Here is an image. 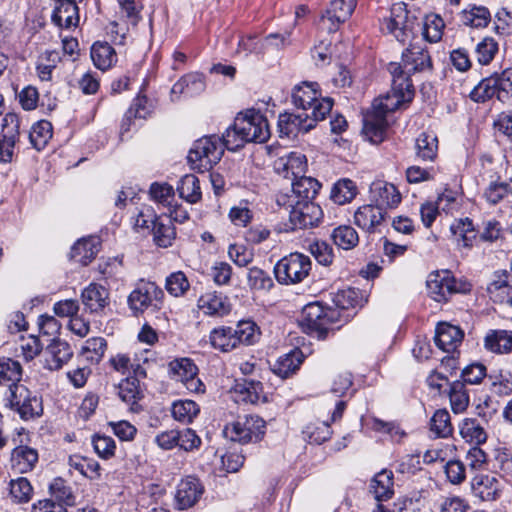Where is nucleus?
Masks as SVG:
<instances>
[{"mask_svg":"<svg viewBox=\"0 0 512 512\" xmlns=\"http://www.w3.org/2000/svg\"><path fill=\"white\" fill-rule=\"evenodd\" d=\"M141 393L139 380L137 378H126L121 381L118 387V395L127 404H134Z\"/></svg>","mask_w":512,"mask_h":512,"instance_id":"nucleus-64","label":"nucleus"},{"mask_svg":"<svg viewBox=\"0 0 512 512\" xmlns=\"http://www.w3.org/2000/svg\"><path fill=\"white\" fill-rule=\"evenodd\" d=\"M393 473L389 470H382L371 480L370 492L378 502L387 501L394 494Z\"/></svg>","mask_w":512,"mask_h":512,"instance_id":"nucleus-31","label":"nucleus"},{"mask_svg":"<svg viewBox=\"0 0 512 512\" xmlns=\"http://www.w3.org/2000/svg\"><path fill=\"white\" fill-rule=\"evenodd\" d=\"M416 156L422 161H434L438 152V139L432 132H423L416 139Z\"/></svg>","mask_w":512,"mask_h":512,"instance_id":"nucleus-41","label":"nucleus"},{"mask_svg":"<svg viewBox=\"0 0 512 512\" xmlns=\"http://www.w3.org/2000/svg\"><path fill=\"white\" fill-rule=\"evenodd\" d=\"M224 154L223 143L218 136H205L196 140L189 151L191 167L203 173L212 169Z\"/></svg>","mask_w":512,"mask_h":512,"instance_id":"nucleus-1","label":"nucleus"},{"mask_svg":"<svg viewBox=\"0 0 512 512\" xmlns=\"http://www.w3.org/2000/svg\"><path fill=\"white\" fill-rule=\"evenodd\" d=\"M449 400L454 413H462L467 409L469 395L463 382L455 381L450 385Z\"/></svg>","mask_w":512,"mask_h":512,"instance_id":"nucleus-53","label":"nucleus"},{"mask_svg":"<svg viewBox=\"0 0 512 512\" xmlns=\"http://www.w3.org/2000/svg\"><path fill=\"white\" fill-rule=\"evenodd\" d=\"M247 279L248 285L254 290L269 291L274 286L270 275L258 267L249 269Z\"/></svg>","mask_w":512,"mask_h":512,"instance_id":"nucleus-62","label":"nucleus"},{"mask_svg":"<svg viewBox=\"0 0 512 512\" xmlns=\"http://www.w3.org/2000/svg\"><path fill=\"white\" fill-rule=\"evenodd\" d=\"M265 433V421L257 415H245L227 424L223 434L241 444L260 441Z\"/></svg>","mask_w":512,"mask_h":512,"instance_id":"nucleus-4","label":"nucleus"},{"mask_svg":"<svg viewBox=\"0 0 512 512\" xmlns=\"http://www.w3.org/2000/svg\"><path fill=\"white\" fill-rule=\"evenodd\" d=\"M388 70L392 75V88L395 91H402L403 89L413 90V85L410 80L411 71L404 67V63L391 62Z\"/></svg>","mask_w":512,"mask_h":512,"instance_id":"nucleus-52","label":"nucleus"},{"mask_svg":"<svg viewBox=\"0 0 512 512\" xmlns=\"http://www.w3.org/2000/svg\"><path fill=\"white\" fill-rule=\"evenodd\" d=\"M284 207L289 210V220L293 229L315 227L323 217L321 207L313 201L295 203V205Z\"/></svg>","mask_w":512,"mask_h":512,"instance_id":"nucleus-11","label":"nucleus"},{"mask_svg":"<svg viewBox=\"0 0 512 512\" xmlns=\"http://www.w3.org/2000/svg\"><path fill=\"white\" fill-rule=\"evenodd\" d=\"M69 467L90 479L100 477V465L97 461L80 455L69 456Z\"/></svg>","mask_w":512,"mask_h":512,"instance_id":"nucleus-46","label":"nucleus"},{"mask_svg":"<svg viewBox=\"0 0 512 512\" xmlns=\"http://www.w3.org/2000/svg\"><path fill=\"white\" fill-rule=\"evenodd\" d=\"M404 67L411 73L430 71L432 69L431 57L427 50L413 45L402 52Z\"/></svg>","mask_w":512,"mask_h":512,"instance_id":"nucleus-24","label":"nucleus"},{"mask_svg":"<svg viewBox=\"0 0 512 512\" xmlns=\"http://www.w3.org/2000/svg\"><path fill=\"white\" fill-rule=\"evenodd\" d=\"M197 367L188 358L175 359L169 363V374L175 381L181 382L187 390L194 393L204 391V385L197 377Z\"/></svg>","mask_w":512,"mask_h":512,"instance_id":"nucleus-10","label":"nucleus"},{"mask_svg":"<svg viewBox=\"0 0 512 512\" xmlns=\"http://www.w3.org/2000/svg\"><path fill=\"white\" fill-rule=\"evenodd\" d=\"M237 126L238 123L235 119L234 123L226 129L222 138H220L221 142L223 143V150L227 148L228 150L236 151L237 149L243 147L245 143L249 142L245 138V135L240 133Z\"/></svg>","mask_w":512,"mask_h":512,"instance_id":"nucleus-63","label":"nucleus"},{"mask_svg":"<svg viewBox=\"0 0 512 512\" xmlns=\"http://www.w3.org/2000/svg\"><path fill=\"white\" fill-rule=\"evenodd\" d=\"M152 224L155 243L160 247L170 246L176 235L171 220L166 218L164 221L162 218H156Z\"/></svg>","mask_w":512,"mask_h":512,"instance_id":"nucleus-44","label":"nucleus"},{"mask_svg":"<svg viewBox=\"0 0 512 512\" xmlns=\"http://www.w3.org/2000/svg\"><path fill=\"white\" fill-rule=\"evenodd\" d=\"M484 346L493 353L512 352V331L490 330L485 336Z\"/></svg>","mask_w":512,"mask_h":512,"instance_id":"nucleus-36","label":"nucleus"},{"mask_svg":"<svg viewBox=\"0 0 512 512\" xmlns=\"http://www.w3.org/2000/svg\"><path fill=\"white\" fill-rule=\"evenodd\" d=\"M171 412L175 420L188 424L199 414L200 408L192 400H179L173 403Z\"/></svg>","mask_w":512,"mask_h":512,"instance_id":"nucleus-48","label":"nucleus"},{"mask_svg":"<svg viewBox=\"0 0 512 512\" xmlns=\"http://www.w3.org/2000/svg\"><path fill=\"white\" fill-rule=\"evenodd\" d=\"M22 375V368L17 361L12 359L0 360V384L7 385L19 382Z\"/></svg>","mask_w":512,"mask_h":512,"instance_id":"nucleus-59","label":"nucleus"},{"mask_svg":"<svg viewBox=\"0 0 512 512\" xmlns=\"http://www.w3.org/2000/svg\"><path fill=\"white\" fill-rule=\"evenodd\" d=\"M43 357L44 367L50 371H57L71 360L73 350L66 341L53 339L45 348Z\"/></svg>","mask_w":512,"mask_h":512,"instance_id":"nucleus-17","label":"nucleus"},{"mask_svg":"<svg viewBox=\"0 0 512 512\" xmlns=\"http://www.w3.org/2000/svg\"><path fill=\"white\" fill-rule=\"evenodd\" d=\"M426 284L428 294L437 302H445L452 294L471 290L469 282L456 279L449 270L430 273Z\"/></svg>","mask_w":512,"mask_h":512,"instance_id":"nucleus-3","label":"nucleus"},{"mask_svg":"<svg viewBox=\"0 0 512 512\" xmlns=\"http://www.w3.org/2000/svg\"><path fill=\"white\" fill-rule=\"evenodd\" d=\"M52 133V124L47 120H41L31 127L29 139L35 149L41 150L51 139Z\"/></svg>","mask_w":512,"mask_h":512,"instance_id":"nucleus-51","label":"nucleus"},{"mask_svg":"<svg viewBox=\"0 0 512 512\" xmlns=\"http://www.w3.org/2000/svg\"><path fill=\"white\" fill-rule=\"evenodd\" d=\"M444 27V21L439 15L429 14L423 22V35L430 43H437L442 39Z\"/></svg>","mask_w":512,"mask_h":512,"instance_id":"nucleus-55","label":"nucleus"},{"mask_svg":"<svg viewBox=\"0 0 512 512\" xmlns=\"http://www.w3.org/2000/svg\"><path fill=\"white\" fill-rule=\"evenodd\" d=\"M317 83L304 82L302 85L295 87L292 99L297 108L302 112L311 110L309 114L313 119L320 121L331 111L333 101L331 98L319 99V93L316 89Z\"/></svg>","mask_w":512,"mask_h":512,"instance_id":"nucleus-2","label":"nucleus"},{"mask_svg":"<svg viewBox=\"0 0 512 512\" xmlns=\"http://www.w3.org/2000/svg\"><path fill=\"white\" fill-rule=\"evenodd\" d=\"M52 21L60 28L77 27L79 23L77 3L72 0H55Z\"/></svg>","mask_w":512,"mask_h":512,"instance_id":"nucleus-23","label":"nucleus"},{"mask_svg":"<svg viewBox=\"0 0 512 512\" xmlns=\"http://www.w3.org/2000/svg\"><path fill=\"white\" fill-rule=\"evenodd\" d=\"M339 312L332 308L324 307L318 302L307 304L302 310V321L312 330L327 331L330 324L334 323Z\"/></svg>","mask_w":512,"mask_h":512,"instance_id":"nucleus-12","label":"nucleus"},{"mask_svg":"<svg viewBox=\"0 0 512 512\" xmlns=\"http://www.w3.org/2000/svg\"><path fill=\"white\" fill-rule=\"evenodd\" d=\"M234 400L245 404H256L264 398L263 385L259 381H237L233 389Z\"/></svg>","mask_w":512,"mask_h":512,"instance_id":"nucleus-29","label":"nucleus"},{"mask_svg":"<svg viewBox=\"0 0 512 512\" xmlns=\"http://www.w3.org/2000/svg\"><path fill=\"white\" fill-rule=\"evenodd\" d=\"M414 18L409 16L406 5L402 2L394 4L389 15L380 24L383 33L393 35L399 42L405 43L413 34Z\"/></svg>","mask_w":512,"mask_h":512,"instance_id":"nucleus-6","label":"nucleus"},{"mask_svg":"<svg viewBox=\"0 0 512 512\" xmlns=\"http://www.w3.org/2000/svg\"><path fill=\"white\" fill-rule=\"evenodd\" d=\"M38 461V453L28 446H19L11 453V467L16 473L31 471Z\"/></svg>","mask_w":512,"mask_h":512,"instance_id":"nucleus-32","label":"nucleus"},{"mask_svg":"<svg viewBox=\"0 0 512 512\" xmlns=\"http://www.w3.org/2000/svg\"><path fill=\"white\" fill-rule=\"evenodd\" d=\"M317 120L313 119L307 112L298 114L282 113L278 118V129L280 136H296L298 133H306L311 130Z\"/></svg>","mask_w":512,"mask_h":512,"instance_id":"nucleus-15","label":"nucleus"},{"mask_svg":"<svg viewBox=\"0 0 512 512\" xmlns=\"http://www.w3.org/2000/svg\"><path fill=\"white\" fill-rule=\"evenodd\" d=\"M459 433L468 443L481 445L488 438L487 431L479 419L465 418L459 424Z\"/></svg>","mask_w":512,"mask_h":512,"instance_id":"nucleus-34","label":"nucleus"},{"mask_svg":"<svg viewBox=\"0 0 512 512\" xmlns=\"http://www.w3.org/2000/svg\"><path fill=\"white\" fill-rule=\"evenodd\" d=\"M451 232L455 236L457 245L463 248H471L477 237L473 223L469 218L456 220L451 225Z\"/></svg>","mask_w":512,"mask_h":512,"instance_id":"nucleus-40","label":"nucleus"},{"mask_svg":"<svg viewBox=\"0 0 512 512\" xmlns=\"http://www.w3.org/2000/svg\"><path fill=\"white\" fill-rule=\"evenodd\" d=\"M9 496L14 503H28L33 496V487L27 478L12 479L9 482Z\"/></svg>","mask_w":512,"mask_h":512,"instance_id":"nucleus-45","label":"nucleus"},{"mask_svg":"<svg viewBox=\"0 0 512 512\" xmlns=\"http://www.w3.org/2000/svg\"><path fill=\"white\" fill-rule=\"evenodd\" d=\"M491 20V14L485 6L470 4L460 15V21L463 25L472 28H483Z\"/></svg>","mask_w":512,"mask_h":512,"instance_id":"nucleus-37","label":"nucleus"},{"mask_svg":"<svg viewBox=\"0 0 512 512\" xmlns=\"http://www.w3.org/2000/svg\"><path fill=\"white\" fill-rule=\"evenodd\" d=\"M371 199L377 206L395 208L401 202L402 196L396 186L383 180H376L370 186Z\"/></svg>","mask_w":512,"mask_h":512,"instance_id":"nucleus-22","label":"nucleus"},{"mask_svg":"<svg viewBox=\"0 0 512 512\" xmlns=\"http://www.w3.org/2000/svg\"><path fill=\"white\" fill-rule=\"evenodd\" d=\"M332 238L334 243L345 250L354 248L359 242L357 231L348 225H342L333 230Z\"/></svg>","mask_w":512,"mask_h":512,"instance_id":"nucleus-54","label":"nucleus"},{"mask_svg":"<svg viewBox=\"0 0 512 512\" xmlns=\"http://www.w3.org/2000/svg\"><path fill=\"white\" fill-rule=\"evenodd\" d=\"M357 194V187L350 179H341L331 190V199L339 205L352 201Z\"/></svg>","mask_w":512,"mask_h":512,"instance_id":"nucleus-50","label":"nucleus"},{"mask_svg":"<svg viewBox=\"0 0 512 512\" xmlns=\"http://www.w3.org/2000/svg\"><path fill=\"white\" fill-rule=\"evenodd\" d=\"M90 55L94 66L102 71L110 69L117 62L116 51L107 42H95Z\"/></svg>","mask_w":512,"mask_h":512,"instance_id":"nucleus-33","label":"nucleus"},{"mask_svg":"<svg viewBox=\"0 0 512 512\" xmlns=\"http://www.w3.org/2000/svg\"><path fill=\"white\" fill-rule=\"evenodd\" d=\"M164 292L154 282L140 281L128 296V305L135 313L144 312L148 308L160 309Z\"/></svg>","mask_w":512,"mask_h":512,"instance_id":"nucleus-7","label":"nucleus"},{"mask_svg":"<svg viewBox=\"0 0 512 512\" xmlns=\"http://www.w3.org/2000/svg\"><path fill=\"white\" fill-rule=\"evenodd\" d=\"M107 349V342L103 337H92L87 339L81 347V355L91 363H99Z\"/></svg>","mask_w":512,"mask_h":512,"instance_id":"nucleus-47","label":"nucleus"},{"mask_svg":"<svg viewBox=\"0 0 512 512\" xmlns=\"http://www.w3.org/2000/svg\"><path fill=\"white\" fill-rule=\"evenodd\" d=\"M387 127L385 116L373 110L372 114L365 118L363 130L371 142L380 143L384 139Z\"/></svg>","mask_w":512,"mask_h":512,"instance_id":"nucleus-38","label":"nucleus"},{"mask_svg":"<svg viewBox=\"0 0 512 512\" xmlns=\"http://www.w3.org/2000/svg\"><path fill=\"white\" fill-rule=\"evenodd\" d=\"M204 488L195 477H187L177 486L176 502L179 509H188L194 506L201 498Z\"/></svg>","mask_w":512,"mask_h":512,"instance_id":"nucleus-19","label":"nucleus"},{"mask_svg":"<svg viewBox=\"0 0 512 512\" xmlns=\"http://www.w3.org/2000/svg\"><path fill=\"white\" fill-rule=\"evenodd\" d=\"M177 191L182 199L191 204L197 203L202 197L200 181L193 174H186L180 179Z\"/></svg>","mask_w":512,"mask_h":512,"instance_id":"nucleus-43","label":"nucleus"},{"mask_svg":"<svg viewBox=\"0 0 512 512\" xmlns=\"http://www.w3.org/2000/svg\"><path fill=\"white\" fill-rule=\"evenodd\" d=\"M240 133L245 135L249 142L264 143L270 137V129L266 117L254 109L240 113L235 118Z\"/></svg>","mask_w":512,"mask_h":512,"instance_id":"nucleus-8","label":"nucleus"},{"mask_svg":"<svg viewBox=\"0 0 512 512\" xmlns=\"http://www.w3.org/2000/svg\"><path fill=\"white\" fill-rule=\"evenodd\" d=\"M50 494L57 503L62 505H74L75 497L71 487L62 478H55L49 486Z\"/></svg>","mask_w":512,"mask_h":512,"instance_id":"nucleus-58","label":"nucleus"},{"mask_svg":"<svg viewBox=\"0 0 512 512\" xmlns=\"http://www.w3.org/2000/svg\"><path fill=\"white\" fill-rule=\"evenodd\" d=\"M14 410L18 412L23 420L34 419L41 416L43 413L42 400L29 391L28 399L25 401L22 400L20 405Z\"/></svg>","mask_w":512,"mask_h":512,"instance_id":"nucleus-57","label":"nucleus"},{"mask_svg":"<svg viewBox=\"0 0 512 512\" xmlns=\"http://www.w3.org/2000/svg\"><path fill=\"white\" fill-rule=\"evenodd\" d=\"M99 251V241L95 237L83 238L77 241L70 252L75 262L81 265L89 264Z\"/></svg>","mask_w":512,"mask_h":512,"instance_id":"nucleus-35","label":"nucleus"},{"mask_svg":"<svg viewBox=\"0 0 512 512\" xmlns=\"http://www.w3.org/2000/svg\"><path fill=\"white\" fill-rule=\"evenodd\" d=\"M471 99L476 102H485L486 100L496 96L499 100L503 101V96L497 87V81L494 76L483 79L472 91Z\"/></svg>","mask_w":512,"mask_h":512,"instance_id":"nucleus-49","label":"nucleus"},{"mask_svg":"<svg viewBox=\"0 0 512 512\" xmlns=\"http://www.w3.org/2000/svg\"><path fill=\"white\" fill-rule=\"evenodd\" d=\"M275 170L286 179H296L305 175L307 169L306 156L300 152H291L275 162Z\"/></svg>","mask_w":512,"mask_h":512,"instance_id":"nucleus-20","label":"nucleus"},{"mask_svg":"<svg viewBox=\"0 0 512 512\" xmlns=\"http://www.w3.org/2000/svg\"><path fill=\"white\" fill-rule=\"evenodd\" d=\"M209 342L214 349L229 352L237 347L232 327L221 326L214 328L209 335Z\"/></svg>","mask_w":512,"mask_h":512,"instance_id":"nucleus-39","label":"nucleus"},{"mask_svg":"<svg viewBox=\"0 0 512 512\" xmlns=\"http://www.w3.org/2000/svg\"><path fill=\"white\" fill-rule=\"evenodd\" d=\"M333 302L341 310H348L350 308L361 307L363 303V298L360 295V291L356 288H347L341 291H338L334 298Z\"/></svg>","mask_w":512,"mask_h":512,"instance_id":"nucleus-56","label":"nucleus"},{"mask_svg":"<svg viewBox=\"0 0 512 512\" xmlns=\"http://www.w3.org/2000/svg\"><path fill=\"white\" fill-rule=\"evenodd\" d=\"M386 212L382 207L367 204L354 213V223L368 233H374L385 220Z\"/></svg>","mask_w":512,"mask_h":512,"instance_id":"nucleus-21","label":"nucleus"},{"mask_svg":"<svg viewBox=\"0 0 512 512\" xmlns=\"http://www.w3.org/2000/svg\"><path fill=\"white\" fill-rule=\"evenodd\" d=\"M345 408L346 402L342 400L338 401L332 412L330 422L324 421L321 423L320 426L316 427L313 431H311L309 433L310 441L316 444H321L327 441L332 435L330 423L336 422L337 420L341 419Z\"/></svg>","mask_w":512,"mask_h":512,"instance_id":"nucleus-42","label":"nucleus"},{"mask_svg":"<svg viewBox=\"0 0 512 512\" xmlns=\"http://www.w3.org/2000/svg\"><path fill=\"white\" fill-rule=\"evenodd\" d=\"M310 270V258L296 252L280 259L274 267V274L280 284L289 285L302 282Z\"/></svg>","mask_w":512,"mask_h":512,"instance_id":"nucleus-5","label":"nucleus"},{"mask_svg":"<svg viewBox=\"0 0 512 512\" xmlns=\"http://www.w3.org/2000/svg\"><path fill=\"white\" fill-rule=\"evenodd\" d=\"M356 0H332L330 7L320 19V28L327 32H335L353 13Z\"/></svg>","mask_w":512,"mask_h":512,"instance_id":"nucleus-14","label":"nucleus"},{"mask_svg":"<svg viewBox=\"0 0 512 512\" xmlns=\"http://www.w3.org/2000/svg\"><path fill=\"white\" fill-rule=\"evenodd\" d=\"M234 330L237 346L239 344H253L259 333L256 324L252 321H240Z\"/></svg>","mask_w":512,"mask_h":512,"instance_id":"nucleus-61","label":"nucleus"},{"mask_svg":"<svg viewBox=\"0 0 512 512\" xmlns=\"http://www.w3.org/2000/svg\"><path fill=\"white\" fill-rule=\"evenodd\" d=\"M414 96V90H402L395 91V89H391V91L381 99H377L373 103V110L376 112L386 115L388 112H393L399 108H401L404 104L409 103Z\"/></svg>","mask_w":512,"mask_h":512,"instance_id":"nucleus-26","label":"nucleus"},{"mask_svg":"<svg viewBox=\"0 0 512 512\" xmlns=\"http://www.w3.org/2000/svg\"><path fill=\"white\" fill-rule=\"evenodd\" d=\"M463 332L457 326L440 323L436 328L435 343L445 352L454 351L462 342Z\"/></svg>","mask_w":512,"mask_h":512,"instance_id":"nucleus-28","label":"nucleus"},{"mask_svg":"<svg viewBox=\"0 0 512 512\" xmlns=\"http://www.w3.org/2000/svg\"><path fill=\"white\" fill-rule=\"evenodd\" d=\"M206 89L205 77L199 73H188L181 77L171 88L172 102L178 101L182 96L195 97Z\"/></svg>","mask_w":512,"mask_h":512,"instance_id":"nucleus-18","label":"nucleus"},{"mask_svg":"<svg viewBox=\"0 0 512 512\" xmlns=\"http://www.w3.org/2000/svg\"><path fill=\"white\" fill-rule=\"evenodd\" d=\"M20 122L14 113L6 114L2 119L0 138V163H10L14 154V146L19 136Z\"/></svg>","mask_w":512,"mask_h":512,"instance_id":"nucleus-13","label":"nucleus"},{"mask_svg":"<svg viewBox=\"0 0 512 512\" xmlns=\"http://www.w3.org/2000/svg\"><path fill=\"white\" fill-rule=\"evenodd\" d=\"M430 429L437 437H448L452 434L453 428L450 422V415L447 410H437L430 421Z\"/></svg>","mask_w":512,"mask_h":512,"instance_id":"nucleus-60","label":"nucleus"},{"mask_svg":"<svg viewBox=\"0 0 512 512\" xmlns=\"http://www.w3.org/2000/svg\"><path fill=\"white\" fill-rule=\"evenodd\" d=\"M503 489L502 478L491 474H479L471 480V490L474 496L482 501H495Z\"/></svg>","mask_w":512,"mask_h":512,"instance_id":"nucleus-16","label":"nucleus"},{"mask_svg":"<svg viewBox=\"0 0 512 512\" xmlns=\"http://www.w3.org/2000/svg\"><path fill=\"white\" fill-rule=\"evenodd\" d=\"M304 361V354L300 349H293L280 356L272 365V372L282 379L289 378L300 368Z\"/></svg>","mask_w":512,"mask_h":512,"instance_id":"nucleus-25","label":"nucleus"},{"mask_svg":"<svg viewBox=\"0 0 512 512\" xmlns=\"http://www.w3.org/2000/svg\"><path fill=\"white\" fill-rule=\"evenodd\" d=\"M198 308L206 315L222 317L230 312L227 298L216 292H207L198 299Z\"/></svg>","mask_w":512,"mask_h":512,"instance_id":"nucleus-30","label":"nucleus"},{"mask_svg":"<svg viewBox=\"0 0 512 512\" xmlns=\"http://www.w3.org/2000/svg\"><path fill=\"white\" fill-rule=\"evenodd\" d=\"M321 185L312 178L302 175L291 180L290 194L282 193L277 196L279 206H291L300 202H311L318 193Z\"/></svg>","mask_w":512,"mask_h":512,"instance_id":"nucleus-9","label":"nucleus"},{"mask_svg":"<svg viewBox=\"0 0 512 512\" xmlns=\"http://www.w3.org/2000/svg\"><path fill=\"white\" fill-rule=\"evenodd\" d=\"M81 299L87 310L91 313H99L109 303V292L105 287L91 283L82 291Z\"/></svg>","mask_w":512,"mask_h":512,"instance_id":"nucleus-27","label":"nucleus"}]
</instances>
